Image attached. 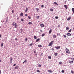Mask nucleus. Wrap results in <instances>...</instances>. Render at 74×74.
I'll use <instances>...</instances> for the list:
<instances>
[{
	"mask_svg": "<svg viewBox=\"0 0 74 74\" xmlns=\"http://www.w3.org/2000/svg\"><path fill=\"white\" fill-rule=\"evenodd\" d=\"M27 63V61L25 60L23 62V64L24 63Z\"/></svg>",
	"mask_w": 74,
	"mask_h": 74,
	"instance_id": "11",
	"label": "nucleus"
},
{
	"mask_svg": "<svg viewBox=\"0 0 74 74\" xmlns=\"http://www.w3.org/2000/svg\"><path fill=\"white\" fill-rule=\"evenodd\" d=\"M66 35H67V36H71V34L70 33H68Z\"/></svg>",
	"mask_w": 74,
	"mask_h": 74,
	"instance_id": "7",
	"label": "nucleus"
},
{
	"mask_svg": "<svg viewBox=\"0 0 74 74\" xmlns=\"http://www.w3.org/2000/svg\"><path fill=\"white\" fill-rule=\"evenodd\" d=\"M66 30H69V27H66Z\"/></svg>",
	"mask_w": 74,
	"mask_h": 74,
	"instance_id": "9",
	"label": "nucleus"
},
{
	"mask_svg": "<svg viewBox=\"0 0 74 74\" xmlns=\"http://www.w3.org/2000/svg\"><path fill=\"white\" fill-rule=\"evenodd\" d=\"M16 65V64H15L13 65V66H15Z\"/></svg>",
	"mask_w": 74,
	"mask_h": 74,
	"instance_id": "52",
	"label": "nucleus"
},
{
	"mask_svg": "<svg viewBox=\"0 0 74 74\" xmlns=\"http://www.w3.org/2000/svg\"><path fill=\"white\" fill-rule=\"evenodd\" d=\"M71 60H73V61L74 62V58H71Z\"/></svg>",
	"mask_w": 74,
	"mask_h": 74,
	"instance_id": "19",
	"label": "nucleus"
},
{
	"mask_svg": "<svg viewBox=\"0 0 74 74\" xmlns=\"http://www.w3.org/2000/svg\"><path fill=\"white\" fill-rule=\"evenodd\" d=\"M28 10V8H26V10L25 11V12H27Z\"/></svg>",
	"mask_w": 74,
	"mask_h": 74,
	"instance_id": "18",
	"label": "nucleus"
},
{
	"mask_svg": "<svg viewBox=\"0 0 74 74\" xmlns=\"http://www.w3.org/2000/svg\"><path fill=\"white\" fill-rule=\"evenodd\" d=\"M40 32H42V30H40Z\"/></svg>",
	"mask_w": 74,
	"mask_h": 74,
	"instance_id": "57",
	"label": "nucleus"
},
{
	"mask_svg": "<svg viewBox=\"0 0 74 74\" xmlns=\"http://www.w3.org/2000/svg\"><path fill=\"white\" fill-rule=\"evenodd\" d=\"M17 19H18V20L19 19V17L17 18Z\"/></svg>",
	"mask_w": 74,
	"mask_h": 74,
	"instance_id": "59",
	"label": "nucleus"
},
{
	"mask_svg": "<svg viewBox=\"0 0 74 74\" xmlns=\"http://www.w3.org/2000/svg\"><path fill=\"white\" fill-rule=\"evenodd\" d=\"M54 4H56V5H58V3H57L56 2H54Z\"/></svg>",
	"mask_w": 74,
	"mask_h": 74,
	"instance_id": "26",
	"label": "nucleus"
},
{
	"mask_svg": "<svg viewBox=\"0 0 74 74\" xmlns=\"http://www.w3.org/2000/svg\"><path fill=\"white\" fill-rule=\"evenodd\" d=\"M14 24H15V22H13L12 23L13 26H14Z\"/></svg>",
	"mask_w": 74,
	"mask_h": 74,
	"instance_id": "38",
	"label": "nucleus"
},
{
	"mask_svg": "<svg viewBox=\"0 0 74 74\" xmlns=\"http://www.w3.org/2000/svg\"><path fill=\"white\" fill-rule=\"evenodd\" d=\"M4 45V43H2L1 44V47H3V45Z\"/></svg>",
	"mask_w": 74,
	"mask_h": 74,
	"instance_id": "25",
	"label": "nucleus"
},
{
	"mask_svg": "<svg viewBox=\"0 0 74 74\" xmlns=\"http://www.w3.org/2000/svg\"><path fill=\"white\" fill-rule=\"evenodd\" d=\"M47 71L49 72V73H52L53 71L51 70H48Z\"/></svg>",
	"mask_w": 74,
	"mask_h": 74,
	"instance_id": "4",
	"label": "nucleus"
},
{
	"mask_svg": "<svg viewBox=\"0 0 74 74\" xmlns=\"http://www.w3.org/2000/svg\"><path fill=\"white\" fill-rule=\"evenodd\" d=\"M32 23L31 22H29L28 23V25H32Z\"/></svg>",
	"mask_w": 74,
	"mask_h": 74,
	"instance_id": "22",
	"label": "nucleus"
},
{
	"mask_svg": "<svg viewBox=\"0 0 74 74\" xmlns=\"http://www.w3.org/2000/svg\"><path fill=\"white\" fill-rule=\"evenodd\" d=\"M20 15L21 16H23V13H21L20 14Z\"/></svg>",
	"mask_w": 74,
	"mask_h": 74,
	"instance_id": "14",
	"label": "nucleus"
},
{
	"mask_svg": "<svg viewBox=\"0 0 74 74\" xmlns=\"http://www.w3.org/2000/svg\"><path fill=\"white\" fill-rule=\"evenodd\" d=\"M71 19V17H69L68 18V19H67V21H70V20Z\"/></svg>",
	"mask_w": 74,
	"mask_h": 74,
	"instance_id": "12",
	"label": "nucleus"
},
{
	"mask_svg": "<svg viewBox=\"0 0 74 74\" xmlns=\"http://www.w3.org/2000/svg\"><path fill=\"white\" fill-rule=\"evenodd\" d=\"M54 55H55V56H56L58 55V53H55L54 54Z\"/></svg>",
	"mask_w": 74,
	"mask_h": 74,
	"instance_id": "36",
	"label": "nucleus"
},
{
	"mask_svg": "<svg viewBox=\"0 0 74 74\" xmlns=\"http://www.w3.org/2000/svg\"><path fill=\"white\" fill-rule=\"evenodd\" d=\"M33 45V43H31L29 44L30 46H32Z\"/></svg>",
	"mask_w": 74,
	"mask_h": 74,
	"instance_id": "43",
	"label": "nucleus"
},
{
	"mask_svg": "<svg viewBox=\"0 0 74 74\" xmlns=\"http://www.w3.org/2000/svg\"><path fill=\"white\" fill-rule=\"evenodd\" d=\"M21 21H22V22H23V21H24V20H23V19H21Z\"/></svg>",
	"mask_w": 74,
	"mask_h": 74,
	"instance_id": "41",
	"label": "nucleus"
},
{
	"mask_svg": "<svg viewBox=\"0 0 74 74\" xmlns=\"http://www.w3.org/2000/svg\"><path fill=\"white\" fill-rule=\"evenodd\" d=\"M66 53H68V54H70V51L68 50V51H66Z\"/></svg>",
	"mask_w": 74,
	"mask_h": 74,
	"instance_id": "17",
	"label": "nucleus"
},
{
	"mask_svg": "<svg viewBox=\"0 0 74 74\" xmlns=\"http://www.w3.org/2000/svg\"><path fill=\"white\" fill-rule=\"evenodd\" d=\"M15 41H17V38H15Z\"/></svg>",
	"mask_w": 74,
	"mask_h": 74,
	"instance_id": "46",
	"label": "nucleus"
},
{
	"mask_svg": "<svg viewBox=\"0 0 74 74\" xmlns=\"http://www.w3.org/2000/svg\"><path fill=\"white\" fill-rule=\"evenodd\" d=\"M48 58L49 59H51V56H48Z\"/></svg>",
	"mask_w": 74,
	"mask_h": 74,
	"instance_id": "16",
	"label": "nucleus"
},
{
	"mask_svg": "<svg viewBox=\"0 0 74 74\" xmlns=\"http://www.w3.org/2000/svg\"><path fill=\"white\" fill-rule=\"evenodd\" d=\"M36 11L38 12V11L39 10V8H36Z\"/></svg>",
	"mask_w": 74,
	"mask_h": 74,
	"instance_id": "23",
	"label": "nucleus"
},
{
	"mask_svg": "<svg viewBox=\"0 0 74 74\" xmlns=\"http://www.w3.org/2000/svg\"><path fill=\"white\" fill-rule=\"evenodd\" d=\"M56 36L55 35H53V38H56Z\"/></svg>",
	"mask_w": 74,
	"mask_h": 74,
	"instance_id": "8",
	"label": "nucleus"
},
{
	"mask_svg": "<svg viewBox=\"0 0 74 74\" xmlns=\"http://www.w3.org/2000/svg\"><path fill=\"white\" fill-rule=\"evenodd\" d=\"M55 18L56 19H58V17H56Z\"/></svg>",
	"mask_w": 74,
	"mask_h": 74,
	"instance_id": "39",
	"label": "nucleus"
},
{
	"mask_svg": "<svg viewBox=\"0 0 74 74\" xmlns=\"http://www.w3.org/2000/svg\"><path fill=\"white\" fill-rule=\"evenodd\" d=\"M71 73H72V74H74V71H73V70H71Z\"/></svg>",
	"mask_w": 74,
	"mask_h": 74,
	"instance_id": "34",
	"label": "nucleus"
},
{
	"mask_svg": "<svg viewBox=\"0 0 74 74\" xmlns=\"http://www.w3.org/2000/svg\"><path fill=\"white\" fill-rule=\"evenodd\" d=\"M51 50H52V51H54V48H52Z\"/></svg>",
	"mask_w": 74,
	"mask_h": 74,
	"instance_id": "49",
	"label": "nucleus"
},
{
	"mask_svg": "<svg viewBox=\"0 0 74 74\" xmlns=\"http://www.w3.org/2000/svg\"><path fill=\"white\" fill-rule=\"evenodd\" d=\"M25 16H27V14H25Z\"/></svg>",
	"mask_w": 74,
	"mask_h": 74,
	"instance_id": "54",
	"label": "nucleus"
},
{
	"mask_svg": "<svg viewBox=\"0 0 74 74\" xmlns=\"http://www.w3.org/2000/svg\"><path fill=\"white\" fill-rule=\"evenodd\" d=\"M38 67H41V64L38 65Z\"/></svg>",
	"mask_w": 74,
	"mask_h": 74,
	"instance_id": "24",
	"label": "nucleus"
},
{
	"mask_svg": "<svg viewBox=\"0 0 74 74\" xmlns=\"http://www.w3.org/2000/svg\"><path fill=\"white\" fill-rule=\"evenodd\" d=\"M0 74H1V70L0 69Z\"/></svg>",
	"mask_w": 74,
	"mask_h": 74,
	"instance_id": "51",
	"label": "nucleus"
},
{
	"mask_svg": "<svg viewBox=\"0 0 74 74\" xmlns=\"http://www.w3.org/2000/svg\"><path fill=\"white\" fill-rule=\"evenodd\" d=\"M16 56V58L17 57L16 56Z\"/></svg>",
	"mask_w": 74,
	"mask_h": 74,
	"instance_id": "61",
	"label": "nucleus"
},
{
	"mask_svg": "<svg viewBox=\"0 0 74 74\" xmlns=\"http://www.w3.org/2000/svg\"><path fill=\"white\" fill-rule=\"evenodd\" d=\"M56 49H59V48H60V46H57L56 47Z\"/></svg>",
	"mask_w": 74,
	"mask_h": 74,
	"instance_id": "10",
	"label": "nucleus"
},
{
	"mask_svg": "<svg viewBox=\"0 0 74 74\" xmlns=\"http://www.w3.org/2000/svg\"><path fill=\"white\" fill-rule=\"evenodd\" d=\"M53 41H52L49 44L48 46H50L52 47V44H53Z\"/></svg>",
	"mask_w": 74,
	"mask_h": 74,
	"instance_id": "1",
	"label": "nucleus"
},
{
	"mask_svg": "<svg viewBox=\"0 0 74 74\" xmlns=\"http://www.w3.org/2000/svg\"><path fill=\"white\" fill-rule=\"evenodd\" d=\"M62 63L61 62H60L59 63V64L60 65L62 64Z\"/></svg>",
	"mask_w": 74,
	"mask_h": 74,
	"instance_id": "40",
	"label": "nucleus"
},
{
	"mask_svg": "<svg viewBox=\"0 0 74 74\" xmlns=\"http://www.w3.org/2000/svg\"><path fill=\"white\" fill-rule=\"evenodd\" d=\"M27 41V38H26L25 39V41Z\"/></svg>",
	"mask_w": 74,
	"mask_h": 74,
	"instance_id": "50",
	"label": "nucleus"
},
{
	"mask_svg": "<svg viewBox=\"0 0 74 74\" xmlns=\"http://www.w3.org/2000/svg\"><path fill=\"white\" fill-rule=\"evenodd\" d=\"M34 53H36V51H34Z\"/></svg>",
	"mask_w": 74,
	"mask_h": 74,
	"instance_id": "62",
	"label": "nucleus"
},
{
	"mask_svg": "<svg viewBox=\"0 0 74 74\" xmlns=\"http://www.w3.org/2000/svg\"><path fill=\"white\" fill-rule=\"evenodd\" d=\"M10 63H11L12 62V58L11 57L10 60Z\"/></svg>",
	"mask_w": 74,
	"mask_h": 74,
	"instance_id": "3",
	"label": "nucleus"
},
{
	"mask_svg": "<svg viewBox=\"0 0 74 74\" xmlns=\"http://www.w3.org/2000/svg\"><path fill=\"white\" fill-rule=\"evenodd\" d=\"M63 36H64V37H65V38H66V35H63Z\"/></svg>",
	"mask_w": 74,
	"mask_h": 74,
	"instance_id": "42",
	"label": "nucleus"
},
{
	"mask_svg": "<svg viewBox=\"0 0 74 74\" xmlns=\"http://www.w3.org/2000/svg\"><path fill=\"white\" fill-rule=\"evenodd\" d=\"M69 63H70L71 64H72L74 63V62H73V61H69Z\"/></svg>",
	"mask_w": 74,
	"mask_h": 74,
	"instance_id": "2",
	"label": "nucleus"
},
{
	"mask_svg": "<svg viewBox=\"0 0 74 74\" xmlns=\"http://www.w3.org/2000/svg\"><path fill=\"white\" fill-rule=\"evenodd\" d=\"M38 47H42V46H41L40 45H38Z\"/></svg>",
	"mask_w": 74,
	"mask_h": 74,
	"instance_id": "31",
	"label": "nucleus"
},
{
	"mask_svg": "<svg viewBox=\"0 0 74 74\" xmlns=\"http://www.w3.org/2000/svg\"><path fill=\"white\" fill-rule=\"evenodd\" d=\"M52 33V29H50L49 32V33L50 34V33Z\"/></svg>",
	"mask_w": 74,
	"mask_h": 74,
	"instance_id": "13",
	"label": "nucleus"
},
{
	"mask_svg": "<svg viewBox=\"0 0 74 74\" xmlns=\"http://www.w3.org/2000/svg\"><path fill=\"white\" fill-rule=\"evenodd\" d=\"M45 36V34H42V37H44Z\"/></svg>",
	"mask_w": 74,
	"mask_h": 74,
	"instance_id": "28",
	"label": "nucleus"
},
{
	"mask_svg": "<svg viewBox=\"0 0 74 74\" xmlns=\"http://www.w3.org/2000/svg\"><path fill=\"white\" fill-rule=\"evenodd\" d=\"M39 16H38L37 17V19H39Z\"/></svg>",
	"mask_w": 74,
	"mask_h": 74,
	"instance_id": "48",
	"label": "nucleus"
},
{
	"mask_svg": "<svg viewBox=\"0 0 74 74\" xmlns=\"http://www.w3.org/2000/svg\"><path fill=\"white\" fill-rule=\"evenodd\" d=\"M64 7L65 8H66V9H67V8H68V7H67V5H64Z\"/></svg>",
	"mask_w": 74,
	"mask_h": 74,
	"instance_id": "5",
	"label": "nucleus"
},
{
	"mask_svg": "<svg viewBox=\"0 0 74 74\" xmlns=\"http://www.w3.org/2000/svg\"><path fill=\"white\" fill-rule=\"evenodd\" d=\"M37 72H38V73H40V70H37Z\"/></svg>",
	"mask_w": 74,
	"mask_h": 74,
	"instance_id": "44",
	"label": "nucleus"
},
{
	"mask_svg": "<svg viewBox=\"0 0 74 74\" xmlns=\"http://www.w3.org/2000/svg\"><path fill=\"white\" fill-rule=\"evenodd\" d=\"M37 55V54H36V55Z\"/></svg>",
	"mask_w": 74,
	"mask_h": 74,
	"instance_id": "63",
	"label": "nucleus"
},
{
	"mask_svg": "<svg viewBox=\"0 0 74 74\" xmlns=\"http://www.w3.org/2000/svg\"><path fill=\"white\" fill-rule=\"evenodd\" d=\"M72 12H73V13H74V8H73L72 9Z\"/></svg>",
	"mask_w": 74,
	"mask_h": 74,
	"instance_id": "21",
	"label": "nucleus"
},
{
	"mask_svg": "<svg viewBox=\"0 0 74 74\" xmlns=\"http://www.w3.org/2000/svg\"><path fill=\"white\" fill-rule=\"evenodd\" d=\"M62 73H64V70H62L61 71Z\"/></svg>",
	"mask_w": 74,
	"mask_h": 74,
	"instance_id": "45",
	"label": "nucleus"
},
{
	"mask_svg": "<svg viewBox=\"0 0 74 74\" xmlns=\"http://www.w3.org/2000/svg\"><path fill=\"white\" fill-rule=\"evenodd\" d=\"M15 69H18V66H16L15 68Z\"/></svg>",
	"mask_w": 74,
	"mask_h": 74,
	"instance_id": "27",
	"label": "nucleus"
},
{
	"mask_svg": "<svg viewBox=\"0 0 74 74\" xmlns=\"http://www.w3.org/2000/svg\"><path fill=\"white\" fill-rule=\"evenodd\" d=\"M71 32V29H70L68 31V33H70V32Z\"/></svg>",
	"mask_w": 74,
	"mask_h": 74,
	"instance_id": "32",
	"label": "nucleus"
},
{
	"mask_svg": "<svg viewBox=\"0 0 74 74\" xmlns=\"http://www.w3.org/2000/svg\"><path fill=\"white\" fill-rule=\"evenodd\" d=\"M40 40V39H38L36 40V42H38V41H39Z\"/></svg>",
	"mask_w": 74,
	"mask_h": 74,
	"instance_id": "20",
	"label": "nucleus"
},
{
	"mask_svg": "<svg viewBox=\"0 0 74 74\" xmlns=\"http://www.w3.org/2000/svg\"><path fill=\"white\" fill-rule=\"evenodd\" d=\"M41 55H42V54H41Z\"/></svg>",
	"mask_w": 74,
	"mask_h": 74,
	"instance_id": "64",
	"label": "nucleus"
},
{
	"mask_svg": "<svg viewBox=\"0 0 74 74\" xmlns=\"http://www.w3.org/2000/svg\"><path fill=\"white\" fill-rule=\"evenodd\" d=\"M57 35H58V36H60H60H61L60 34H59V33H57Z\"/></svg>",
	"mask_w": 74,
	"mask_h": 74,
	"instance_id": "30",
	"label": "nucleus"
},
{
	"mask_svg": "<svg viewBox=\"0 0 74 74\" xmlns=\"http://www.w3.org/2000/svg\"><path fill=\"white\" fill-rule=\"evenodd\" d=\"M43 7H44V5H41V7L42 8Z\"/></svg>",
	"mask_w": 74,
	"mask_h": 74,
	"instance_id": "47",
	"label": "nucleus"
},
{
	"mask_svg": "<svg viewBox=\"0 0 74 74\" xmlns=\"http://www.w3.org/2000/svg\"><path fill=\"white\" fill-rule=\"evenodd\" d=\"M50 10L51 11H53V9H50Z\"/></svg>",
	"mask_w": 74,
	"mask_h": 74,
	"instance_id": "35",
	"label": "nucleus"
},
{
	"mask_svg": "<svg viewBox=\"0 0 74 74\" xmlns=\"http://www.w3.org/2000/svg\"><path fill=\"white\" fill-rule=\"evenodd\" d=\"M44 24H41L40 25V26H41V27H44Z\"/></svg>",
	"mask_w": 74,
	"mask_h": 74,
	"instance_id": "15",
	"label": "nucleus"
},
{
	"mask_svg": "<svg viewBox=\"0 0 74 74\" xmlns=\"http://www.w3.org/2000/svg\"><path fill=\"white\" fill-rule=\"evenodd\" d=\"M65 51H66V52L67 51H69V49H67V48H66L65 49Z\"/></svg>",
	"mask_w": 74,
	"mask_h": 74,
	"instance_id": "33",
	"label": "nucleus"
},
{
	"mask_svg": "<svg viewBox=\"0 0 74 74\" xmlns=\"http://www.w3.org/2000/svg\"><path fill=\"white\" fill-rule=\"evenodd\" d=\"M14 26L15 28H17V24H16V23H15L14 24Z\"/></svg>",
	"mask_w": 74,
	"mask_h": 74,
	"instance_id": "6",
	"label": "nucleus"
},
{
	"mask_svg": "<svg viewBox=\"0 0 74 74\" xmlns=\"http://www.w3.org/2000/svg\"><path fill=\"white\" fill-rule=\"evenodd\" d=\"M28 18L29 19H31V17H30L29 16H28Z\"/></svg>",
	"mask_w": 74,
	"mask_h": 74,
	"instance_id": "37",
	"label": "nucleus"
},
{
	"mask_svg": "<svg viewBox=\"0 0 74 74\" xmlns=\"http://www.w3.org/2000/svg\"><path fill=\"white\" fill-rule=\"evenodd\" d=\"M61 55H63V53H62V54H61Z\"/></svg>",
	"mask_w": 74,
	"mask_h": 74,
	"instance_id": "60",
	"label": "nucleus"
},
{
	"mask_svg": "<svg viewBox=\"0 0 74 74\" xmlns=\"http://www.w3.org/2000/svg\"><path fill=\"white\" fill-rule=\"evenodd\" d=\"M1 35L0 34V38H1Z\"/></svg>",
	"mask_w": 74,
	"mask_h": 74,
	"instance_id": "56",
	"label": "nucleus"
},
{
	"mask_svg": "<svg viewBox=\"0 0 74 74\" xmlns=\"http://www.w3.org/2000/svg\"><path fill=\"white\" fill-rule=\"evenodd\" d=\"M60 27V25H58V27Z\"/></svg>",
	"mask_w": 74,
	"mask_h": 74,
	"instance_id": "53",
	"label": "nucleus"
},
{
	"mask_svg": "<svg viewBox=\"0 0 74 74\" xmlns=\"http://www.w3.org/2000/svg\"><path fill=\"white\" fill-rule=\"evenodd\" d=\"M12 13H14V10H12Z\"/></svg>",
	"mask_w": 74,
	"mask_h": 74,
	"instance_id": "55",
	"label": "nucleus"
},
{
	"mask_svg": "<svg viewBox=\"0 0 74 74\" xmlns=\"http://www.w3.org/2000/svg\"><path fill=\"white\" fill-rule=\"evenodd\" d=\"M34 39H37V37L35 36H34Z\"/></svg>",
	"mask_w": 74,
	"mask_h": 74,
	"instance_id": "29",
	"label": "nucleus"
},
{
	"mask_svg": "<svg viewBox=\"0 0 74 74\" xmlns=\"http://www.w3.org/2000/svg\"><path fill=\"white\" fill-rule=\"evenodd\" d=\"M0 62L1 63V60H0Z\"/></svg>",
	"mask_w": 74,
	"mask_h": 74,
	"instance_id": "58",
	"label": "nucleus"
}]
</instances>
